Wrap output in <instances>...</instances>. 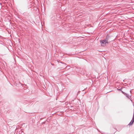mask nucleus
Listing matches in <instances>:
<instances>
[{"label": "nucleus", "mask_w": 134, "mask_h": 134, "mask_svg": "<svg viewBox=\"0 0 134 134\" xmlns=\"http://www.w3.org/2000/svg\"><path fill=\"white\" fill-rule=\"evenodd\" d=\"M109 37L108 35H107V39H105L102 41H100V43L101 44V45L102 46H104L108 44V40H107Z\"/></svg>", "instance_id": "1"}, {"label": "nucleus", "mask_w": 134, "mask_h": 134, "mask_svg": "<svg viewBox=\"0 0 134 134\" xmlns=\"http://www.w3.org/2000/svg\"><path fill=\"white\" fill-rule=\"evenodd\" d=\"M134 122V120H132H132L131 122H130V123L129 124H128V125L129 126L131 125L133 123V122Z\"/></svg>", "instance_id": "2"}, {"label": "nucleus", "mask_w": 134, "mask_h": 134, "mask_svg": "<svg viewBox=\"0 0 134 134\" xmlns=\"http://www.w3.org/2000/svg\"><path fill=\"white\" fill-rule=\"evenodd\" d=\"M126 96L129 99H130L131 98V97L128 94H127L126 93H125V94Z\"/></svg>", "instance_id": "3"}, {"label": "nucleus", "mask_w": 134, "mask_h": 134, "mask_svg": "<svg viewBox=\"0 0 134 134\" xmlns=\"http://www.w3.org/2000/svg\"><path fill=\"white\" fill-rule=\"evenodd\" d=\"M132 119V120H134V115H133V116Z\"/></svg>", "instance_id": "4"}, {"label": "nucleus", "mask_w": 134, "mask_h": 134, "mask_svg": "<svg viewBox=\"0 0 134 134\" xmlns=\"http://www.w3.org/2000/svg\"><path fill=\"white\" fill-rule=\"evenodd\" d=\"M122 93L124 94V95L125 94V93H124V92H123L122 91Z\"/></svg>", "instance_id": "5"}]
</instances>
